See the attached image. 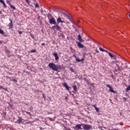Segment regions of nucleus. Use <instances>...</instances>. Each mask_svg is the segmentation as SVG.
<instances>
[{
	"instance_id": "f257e3e1",
	"label": "nucleus",
	"mask_w": 130,
	"mask_h": 130,
	"mask_svg": "<svg viewBox=\"0 0 130 130\" xmlns=\"http://www.w3.org/2000/svg\"><path fill=\"white\" fill-rule=\"evenodd\" d=\"M48 67H50V69L55 72H57L58 70H62V66L60 65L56 66L54 63H49Z\"/></svg>"
},
{
	"instance_id": "f03ea898",
	"label": "nucleus",
	"mask_w": 130,
	"mask_h": 130,
	"mask_svg": "<svg viewBox=\"0 0 130 130\" xmlns=\"http://www.w3.org/2000/svg\"><path fill=\"white\" fill-rule=\"evenodd\" d=\"M62 14L63 15H64V16H66L67 18H68V19L69 20V21H70V22H71V23H72V24H74L75 26H77V24L75 23L74 21H73V18L72 17V16L68 15V14H66L65 13H62Z\"/></svg>"
},
{
	"instance_id": "7ed1b4c3",
	"label": "nucleus",
	"mask_w": 130,
	"mask_h": 130,
	"mask_svg": "<svg viewBox=\"0 0 130 130\" xmlns=\"http://www.w3.org/2000/svg\"><path fill=\"white\" fill-rule=\"evenodd\" d=\"M82 129L84 130H90L91 128H92V125H88L85 124H82Z\"/></svg>"
},
{
	"instance_id": "20e7f679",
	"label": "nucleus",
	"mask_w": 130,
	"mask_h": 130,
	"mask_svg": "<svg viewBox=\"0 0 130 130\" xmlns=\"http://www.w3.org/2000/svg\"><path fill=\"white\" fill-rule=\"evenodd\" d=\"M51 29L52 30H54V31H55V30L59 31L61 29V27L58 25V24H56V23L54 26H52Z\"/></svg>"
},
{
	"instance_id": "39448f33",
	"label": "nucleus",
	"mask_w": 130,
	"mask_h": 130,
	"mask_svg": "<svg viewBox=\"0 0 130 130\" xmlns=\"http://www.w3.org/2000/svg\"><path fill=\"white\" fill-rule=\"evenodd\" d=\"M49 23L51 24V25H55L56 24V21L54 18H52L49 19Z\"/></svg>"
},
{
	"instance_id": "423d86ee",
	"label": "nucleus",
	"mask_w": 130,
	"mask_h": 130,
	"mask_svg": "<svg viewBox=\"0 0 130 130\" xmlns=\"http://www.w3.org/2000/svg\"><path fill=\"white\" fill-rule=\"evenodd\" d=\"M63 86L66 88V89L67 90V91H70V89H71V87L69 86L68 85V83L64 82L63 83Z\"/></svg>"
},
{
	"instance_id": "0eeeda50",
	"label": "nucleus",
	"mask_w": 130,
	"mask_h": 130,
	"mask_svg": "<svg viewBox=\"0 0 130 130\" xmlns=\"http://www.w3.org/2000/svg\"><path fill=\"white\" fill-rule=\"evenodd\" d=\"M9 21H10V23L8 24V27L9 29H12L13 28V26H14V24H13V20L11 18L9 19Z\"/></svg>"
},
{
	"instance_id": "6e6552de",
	"label": "nucleus",
	"mask_w": 130,
	"mask_h": 130,
	"mask_svg": "<svg viewBox=\"0 0 130 130\" xmlns=\"http://www.w3.org/2000/svg\"><path fill=\"white\" fill-rule=\"evenodd\" d=\"M53 55L55 57V60H58L59 59V57H58V54L56 52L53 53Z\"/></svg>"
},
{
	"instance_id": "1a4fd4ad",
	"label": "nucleus",
	"mask_w": 130,
	"mask_h": 130,
	"mask_svg": "<svg viewBox=\"0 0 130 130\" xmlns=\"http://www.w3.org/2000/svg\"><path fill=\"white\" fill-rule=\"evenodd\" d=\"M57 23L58 24H59V23H64V21H62L61 20V18H60V17H59L57 19Z\"/></svg>"
},
{
	"instance_id": "9d476101",
	"label": "nucleus",
	"mask_w": 130,
	"mask_h": 130,
	"mask_svg": "<svg viewBox=\"0 0 130 130\" xmlns=\"http://www.w3.org/2000/svg\"><path fill=\"white\" fill-rule=\"evenodd\" d=\"M77 45H78L79 48H84V45H82V44L81 43V42H78Z\"/></svg>"
},
{
	"instance_id": "9b49d317",
	"label": "nucleus",
	"mask_w": 130,
	"mask_h": 130,
	"mask_svg": "<svg viewBox=\"0 0 130 130\" xmlns=\"http://www.w3.org/2000/svg\"><path fill=\"white\" fill-rule=\"evenodd\" d=\"M19 119L17 120V121L15 122V123H19V124H20V123H21V122H22L23 119H22V118L19 117H18Z\"/></svg>"
},
{
	"instance_id": "f8f14e48",
	"label": "nucleus",
	"mask_w": 130,
	"mask_h": 130,
	"mask_svg": "<svg viewBox=\"0 0 130 130\" xmlns=\"http://www.w3.org/2000/svg\"><path fill=\"white\" fill-rule=\"evenodd\" d=\"M81 126H83V124H76L75 127H76L78 129H83V128H82V127Z\"/></svg>"
},
{
	"instance_id": "ddd939ff",
	"label": "nucleus",
	"mask_w": 130,
	"mask_h": 130,
	"mask_svg": "<svg viewBox=\"0 0 130 130\" xmlns=\"http://www.w3.org/2000/svg\"><path fill=\"white\" fill-rule=\"evenodd\" d=\"M78 40H79L80 42H84V40L82 39V37L81 36V35H78Z\"/></svg>"
},
{
	"instance_id": "4468645a",
	"label": "nucleus",
	"mask_w": 130,
	"mask_h": 130,
	"mask_svg": "<svg viewBox=\"0 0 130 130\" xmlns=\"http://www.w3.org/2000/svg\"><path fill=\"white\" fill-rule=\"evenodd\" d=\"M76 60L77 61V62H80L81 61H84V58H82L81 59H80L79 58L77 57V56H75Z\"/></svg>"
},
{
	"instance_id": "2eb2a0df",
	"label": "nucleus",
	"mask_w": 130,
	"mask_h": 130,
	"mask_svg": "<svg viewBox=\"0 0 130 130\" xmlns=\"http://www.w3.org/2000/svg\"><path fill=\"white\" fill-rule=\"evenodd\" d=\"M7 3H8V4H10V7L11 8V9H13V10H16V7L15 6H13L12 4H11V3L10 2L8 1Z\"/></svg>"
},
{
	"instance_id": "dca6fc26",
	"label": "nucleus",
	"mask_w": 130,
	"mask_h": 130,
	"mask_svg": "<svg viewBox=\"0 0 130 130\" xmlns=\"http://www.w3.org/2000/svg\"><path fill=\"white\" fill-rule=\"evenodd\" d=\"M116 66L117 67V71L120 72V71H121V69L120 68V67H119V65L117 63H116Z\"/></svg>"
},
{
	"instance_id": "f3484780",
	"label": "nucleus",
	"mask_w": 130,
	"mask_h": 130,
	"mask_svg": "<svg viewBox=\"0 0 130 130\" xmlns=\"http://www.w3.org/2000/svg\"><path fill=\"white\" fill-rule=\"evenodd\" d=\"M109 91H110V92H111L112 93H115V91H114V90H113V88H112V87H111L109 88Z\"/></svg>"
},
{
	"instance_id": "a211bd4d",
	"label": "nucleus",
	"mask_w": 130,
	"mask_h": 130,
	"mask_svg": "<svg viewBox=\"0 0 130 130\" xmlns=\"http://www.w3.org/2000/svg\"><path fill=\"white\" fill-rule=\"evenodd\" d=\"M5 52L6 53H7V54H10V53H11L10 50H9L7 48H6L5 49Z\"/></svg>"
},
{
	"instance_id": "6ab92c4d",
	"label": "nucleus",
	"mask_w": 130,
	"mask_h": 130,
	"mask_svg": "<svg viewBox=\"0 0 130 130\" xmlns=\"http://www.w3.org/2000/svg\"><path fill=\"white\" fill-rule=\"evenodd\" d=\"M0 34H2V35H4V36H6V35H5V32L4 31V30H3L1 28H0Z\"/></svg>"
},
{
	"instance_id": "aec40b11",
	"label": "nucleus",
	"mask_w": 130,
	"mask_h": 130,
	"mask_svg": "<svg viewBox=\"0 0 130 130\" xmlns=\"http://www.w3.org/2000/svg\"><path fill=\"white\" fill-rule=\"evenodd\" d=\"M0 89H3V90H5V91H8V88H4V86H0Z\"/></svg>"
},
{
	"instance_id": "412c9836",
	"label": "nucleus",
	"mask_w": 130,
	"mask_h": 130,
	"mask_svg": "<svg viewBox=\"0 0 130 130\" xmlns=\"http://www.w3.org/2000/svg\"><path fill=\"white\" fill-rule=\"evenodd\" d=\"M128 91H130V85L127 87V88H126L125 92H128Z\"/></svg>"
},
{
	"instance_id": "4be33fe9",
	"label": "nucleus",
	"mask_w": 130,
	"mask_h": 130,
	"mask_svg": "<svg viewBox=\"0 0 130 130\" xmlns=\"http://www.w3.org/2000/svg\"><path fill=\"white\" fill-rule=\"evenodd\" d=\"M99 49L102 52H104V51H105V50H104V49L102 48L101 47H100Z\"/></svg>"
},
{
	"instance_id": "5701e85b",
	"label": "nucleus",
	"mask_w": 130,
	"mask_h": 130,
	"mask_svg": "<svg viewBox=\"0 0 130 130\" xmlns=\"http://www.w3.org/2000/svg\"><path fill=\"white\" fill-rule=\"evenodd\" d=\"M2 4L3 5L4 8L5 9H7L8 6H7V5H6V3H5V1L2 3Z\"/></svg>"
},
{
	"instance_id": "b1692460",
	"label": "nucleus",
	"mask_w": 130,
	"mask_h": 130,
	"mask_svg": "<svg viewBox=\"0 0 130 130\" xmlns=\"http://www.w3.org/2000/svg\"><path fill=\"white\" fill-rule=\"evenodd\" d=\"M108 54H109V56H110V57H112V58H113V57H114V55H113L112 54H111V53H110V52L108 53Z\"/></svg>"
},
{
	"instance_id": "393cba45",
	"label": "nucleus",
	"mask_w": 130,
	"mask_h": 130,
	"mask_svg": "<svg viewBox=\"0 0 130 130\" xmlns=\"http://www.w3.org/2000/svg\"><path fill=\"white\" fill-rule=\"evenodd\" d=\"M73 88L74 91H77V85H73Z\"/></svg>"
},
{
	"instance_id": "a878e982",
	"label": "nucleus",
	"mask_w": 130,
	"mask_h": 130,
	"mask_svg": "<svg viewBox=\"0 0 130 130\" xmlns=\"http://www.w3.org/2000/svg\"><path fill=\"white\" fill-rule=\"evenodd\" d=\"M24 112H25V113H26V114H28V115L29 116H31V113L30 112H27V111H25Z\"/></svg>"
},
{
	"instance_id": "bb28decb",
	"label": "nucleus",
	"mask_w": 130,
	"mask_h": 130,
	"mask_svg": "<svg viewBox=\"0 0 130 130\" xmlns=\"http://www.w3.org/2000/svg\"><path fill=\"white\" fill-rule=\"evenodd\" d=\"M113 58H114V59H115L116 62H118V63L119 62V61H117V60H116V56L114 55V57H113Z\"/></svg>"
},
{
	"instance_id": "cd10ccee",
	"label": "nucleus",
	"mask_w": 130,
	"mask_h": 130,
	"mask_svg": "<svg viewBox=\"0 0 130 130\" xmlns=\"http://www.w3.org/2000/svg\"><path fill=\"white\" fill-rule=\"evenodd\" d=\"M30 53H32V52L36 53V52H37V51H36V50L34 49V50H30Z\"/></svg>"
},
{
	"instance_id": "c85d7f7f",
	"label": "nucleus",
	"mask_w": 130,
	"mask_h": 130,
	"mask_svg": "<svg viewBox=\"0 0 130 130\" xmlns=\"http://www.w3.org/2000/svg\"><path fill=\"white\" fill-rule=\"evenodd\" d=\"M125 66L124 69H129V72H130V68H128L127 67V65L126 64V63H125Z\"/></svg>"
},
{
	"instance_id": "c756f323",
	"label": "nucleus",
	"mask_w": 130,
	"mask_h": 130,
	"mask_svg": "<svg viewBox=\"0 0 130 130\" xmlns=\"http://www.w3.org/2000/svg\"><path fill=\"white\" fill-rule=\"evenodd\" d=\"M6 79H9L10 81H12V78L10 76H6Z\"/></svg>"
},
{
	"instance_id": "7c9ffc66",
	"label": "nucleus",
	"mask_w": 130,
	"mask_h": 130,
	"mask_svg": "<svg viewBox=\"0 0 130 130\" xmlns=\"http://www.w3.org/2000/svg\"><path fill=\"white\" fill-rule=\"evenodd\" d=\"M94 109L96 110V112H99V108H98V107H95V108Z\"/></svg>"
},
{
	"instance_id": "2f4dec72",
	"label": "nucleus",
	"mask_w": 130,
	"mask_h": 130,
	"mask_svg": "<svg viewBox=\"0 0 130 130\" xmlns=\"http://www.w3.org/2000/svg\"><path fill=\"white\" fill-rule=\"evenodd\" d=\"M42 96H43V98H44V100L45 101V99L46 98V97L45 96V94L44 93H43Z\"/></svg>"
},
{
	"instance_id": "473e14b6",
	"label": "nucleus",
	"mask_w": 130,
	"mask_h": 130,
	"mask_svg": "<svg viewBox=\"0 0 130 130\" xmlns=\"http://www.w3.org/2000/svg\"><path fill=\"white\" fill-rule=\"evenodd\" d=\"M35 8H39V5H38V3H37L36 5H35Z\"/></svg>"
},
{
	"instance_id": "72a5a7b5",
	"label": "nucleus",
	"mask_w": 130,
	"mask_h": 130,
	"mask_svg": "<svg viewBox=\"0 0 130 130\" xmlns=\"http://www.w3.org/2000/svg\"><path fill=\"white\" fill-rule=\"evenodd\" d=\"M123 100L124 101V102H125V101H127V99L126 98H123Z\"/></svg>"
},
{
	"instance_id": "f704fd0d",
	"label": "nucleus",
	"mask_w": 130,
	"mask_h": 130,
	"mask_svg": "<svg viewBox=\"0 0 130 130\" xmlns=\"http://www.w3.org/2000/svg\"><path fill=\"white\" fill-rule=\"evenodd\" d=\"M106 87H108V88H109V89L111 88V86L109 85V84H106Z\"/></svg>"
},
{
	"instance_id": "c9c22d12",
	"label": "nucleus",
	"mask_w": 130,
	"mask_h": 130,
	"mask_svg": "<svg viewBox=\"0 0 130 130\" xmlns=\"http://www.w3.org/2000/svg\"><path fill=\"white\" fill-rule=\"evenodd\" d=\"M106 87H108V88H109V89L111 88V86L109 85V84H106Z\"/></svg>"
},
{
	"instance_id": "e433bc0d",
	"label": "nucleus",
	"mask_w": 130,
	"mask_h": 130,
	"mask_svg": "<svg viewBox=\"0 0 130 130\" xmlns=\"http://www.w3.org/2000/svg\"><path fill=\"white\" fill-rule=\"evenodd\" d=\"M25 2L27 4H28V5H29L30 4V1H29V0H25Z\"/></svg>"
},
{
	"instance_id": "4c0bfd02",
	"label": "nucleus",
	"mask_w": 130,
	"mask_h": 130,
	"mask_svg": "<svg viewBox=\"0 0 130 130\" xmlns=\"http://www.w3.org/2000/svg\"><path fill=\"white\" fill-rule=\"evenodd\" d=\"M33 109V107H30L28 110H29V111H31Z\"/></svg>"
},
{
	"instance_id": "58836bf2",
	"label": "nucleus",
	"mask_w": 130,
	"mask_h": 130,
	"mask_svg": "<svg viewBox=\"0 0 130 130\" xmlns=\"http://www.w3.org/2000/svg\"><path fill=\"white\" fill-rule=\"evenodd\" d=\"M30 37H31L32 38V39H34V35H33L32 34H31L30 35Z\"/></svg>"
},
{
	"instance_id": "ea45409f",
	"label": "nucleus",
	"mask_w": 130,
	"mask_h": 130,
	"mask_svg": "<svg viewBox=\"0 0 130 130\" xmlns=\"http://www.w3.org/2000/svg\"><path fill=\"white\" fill-rule=\"evenodd\" d=\"M12 82H15V83H17L18 82L17 80H16L15 79H12Z\"/></svg>"
},
{
	"instance_id": "a19ab883",
	"label": "nucleus",
	"mask_w": 130,
	"mask_h": 130,
	"mask_svg": "<svg viewBox=\"0 0 130 130\" xmlns=\"http://www.w3.org/2000/svg\"><path fill=\"white\" fill-rule=\"evenodd\" d=\"M18 32L19 33V34H20V35H21V34H22V33H23V31H20V30H18Z\"/></svg>"
},
{
	"instance_id": "79ce46f5",
	"label": "nucleus",
	"mask_w": 130,
	"mask_h": 130,
	"mask_svg": "<svg viewBox=\"0 0 130 130\" xmlns=\"http://www.w3.org/2000/svg\"><path fill=\"white\" fill-rule=\"evenodd\" d=\"M73 128H74V130H79V129L77 128L76 126H74V127H73Z\"/></svg>"
},
{
	"instance_id": "37998d69",
	"label": "nucleus",
	"mask_w": 130,
	"mask_h": 130,
	"mask_svg": "<svg viewBox=\"0 0 130 130\" xmlns=\"http://www.w3.org/2000/svg\"><path fill=\"white\" fill-rule=\"evenodd\" d=\"M116 64V62H115V61H113L112 62V64Z\"/></svg>"
},
{
	"instance_id": "c03bdc74",
	"label": "nucleus",
	"mask_w": 130,
	"mask_h": 130,
	"mask_svg": "<svg viewBox=\"0 0 130 130\" xmlns=\"http://www.w3.org/2000/svg\"><path fill=\"white\" fill-rule=\"evenodd\" d=\"M60 36L63 38L64 37V35H63L62 34H60Z\"/></svg>"
},
{
	"instance_id": "a18cd8bd",
	"label": "nucleus",
	"mask_w": 130,
	"mask_h": 130,
	"mask_svg": "<svg viewBox=\"0 0 130 130\" xmlns=\"http://www.w3.org/2000/svg\"><path fill=\"white\" fill-rule=\"evenodd\" d=\"M5 1L4 0H0V3L1 4H2L3 3H4Z\"/></svg>"
},
{
	"instance_id": "49530a36",
	"label": "nucleus",
	"mask_w": 130,
	"mask_h": 130,
	"mask_svg": "<svg viewBox=\"0 0 130 130\" xmlns=\"http://www.w3.org/2000/svg\"><path fill=\"white\" fill-rule=\"evenodd\" d=\"M104 52H106L108 54L110 53L108 52V51H106V50H105Z\"/></svg>"
},
{
	"instance_id": "de8ad7c7",
	"label": "nucleus",
	"mask_w": 130,
	"mask_h": 130,
	"mask_svg": "<svg viewBox=\"0 0 130 130\" xmlns=\"http://www.w3.org/2000/svg\"><path fill=\"white\" fill-rule=\"evenodd\" d=\"M4 41H0V44H3Z\"/></svg>"
},
{
	"instance_id": "09e8293b",
	"label": "nucleus",
	"mask_w": 130,
	"mask_h": 130,
	"mask_svg": "<svg viewBox=\"0 0 130 130\" xmlns=\"http://www.w3.org/2000/svg\"><path fill=\"white\" fill-rule=\"evenodd\" d=\"M83 80H84V81H85L86 82L87 79V78H83Z\"/></svg>"
},
{
	"instance_id": "8fccbe9b",
	"label": "nucleus",
	"mask_w": 130,
	"mask_h": 130,
	"mask_svg": "<svg viewBox=\"0 0 130 130\" xmlns=\"http://www.w3.org/2000/svg\"><path fill=\"white\" fill-rule=\"evenodd\" d=\"M72 27H73V28H74V29H76V26H75V25H72Z\"/></svg>"
},
{
	"instance_id": "3c124183",
	"label": "nucleus",
	"mask_w": 130,
	"mask_h": 130,
	"mask_svg": "<svg viewBox=\"0 0 130 130\" xmlns=\"http://www.w3.org/2000/svg\"><path fill=\"white\" fill-rule=\"evenodd\" d=\"M92 106H93V107H94V108H95V107H96V105H93Z\"/></svg>"
},
{
	"instance_id": "603ef678",
	"label": "nucleus",
	"mask_w": 130,
	"mask_h": 130,
	"mask_svg": "<svg viewBox=\"0 0 130 130\" xmlns=\"http://www.w3.org/2000/svg\"><path fill=\"white\" fill-rule=\"evenodd\" d=\"M85 82H87V84H89V80H87Z\"/></svg>"
},
{
	"instance_id": "864d4df0",
	"label": "nucleus",
	"mask_w": 130,
	"mask_h": 130,
	"mask_svg": "<svg viewBox=\"0 0 130 130\" xmlns=\"http://www.w3.org/2000/svg\"><path fill=\"white\" fill-rule=\"evenodd\" d=\"M122 66H123V63L121 62V67H122Z\"/></svg>"
},
{
	"instance_id": "5fc2aeb1",
	"label": "nucleus",
	"mask_w": 130,
	"mask_h": 130,
	"mask_svg": "<svg viewBox=\"0 0 130 130\" xmlns=\"http://www.w3.org/2000/svg\"><path fill=\"white\" fill-rule=\"evenodd\" d=\"M13 79H15V77L13 76L12 77H11V80H14Z\"/></svg>"
},
{
	"instance_id": "6e6d98bb",
	"label": "nucleus",
	"mask_w": 130,
	"mask_h": 130,
	"mask_svg": "<svg viewBox=\"0 0 130 130\" xmlns=\"http://www.w3.org/2000/svg\"><path fill=\"white\" fill-rule=\"evenodd\" d=\"M41 13H42V14H43V10L41 9Z\"/></svg>"
},
{
	"instance_id": "4d7b16f0",
	"label": "nucleus",
	"mask_w": 130,
	"mask_h": 130,
	"mask_svg": "<svg viewBox=\"0 0 130 130\" xmlns=\"http://www.w3.org/2000/svg\"><path fill=\"white\" fill-rule=\"evenodd\" d=\"M82 79V76H79V80H81Z\"/></svg>"
},
{
	"instance_id": "13d9d810",
	"label": "nucleus",
	"mask_w": 130,
	"mask_h": 130,
	"mask_svg": "<svg viewBox=\"0 0 130 130\" xmlns=\"http://www.w3.org/2000/svg\"><path fill=\"white\" fill-rule=\"evenodd\" d=\"M75 31L77 32L78 31V29H77V27H76L75 28H74Z\"/></svg>"
},
{
	"instance_id": "bf43d9fd",
	"label": "nucleus",
	"mask_w": 130,
	"mask_h": 130,
	"mask_svg": "<svg viewBox=\"0 0 130 130\" xmlns=\"http://www.w3.org/2000/svg\"><path fill=\"white\" fill-rule=\"evenodd\" d=\"M48 114H52V113L48 112Z\"/></svg>"
},
{
	"instance_id": "052dcab7",
	"label": "nucleus",
	"mask_w": 130,
	"mask_h": 130,
	"mask_svg": "<svg viewBox=\"0 0 130 130\" xmlns=\"http://www.w3.org/2000/svg\"><path fill=\"white\" fill-rule=\"evenodd\" d=\"M42 45H45V44L44 43H42Z\"/></svg>"
},
{
	"instance_id": "680f3d73",
	"label": "nucleus",
	"mask_w": 130,
	"mask_h": 130,
	"mask_svg": "<svg viewBox=\"0 0 130 130\" xmlns=\"http://www.w3.org/2000/svg\"><path fill=\"white\" fill-rule=\"evenodd\" d=\"M96 52L99 53V51H98V50H96Z\"/></svg>"
},
{
	"instance_id": "e2e57ef3",
	"label": "nucleus",
	"mask_w": 130,
	"mask_h": 130,
	"mask_svg": "<svg viewBox=\"0 0 130 130\" xmlns=\"http://www.w3.org/2000/svg\"><path fill=\"white\" fill-rule=\"evenodd\" d=\"M73 56L76 58V55H74Z\"/></svg>"
},
{
	"instance_id": "0e129e2a",
	"label": "nucleus",
	"mask_w": 130,
	"mask_h": 130,
	"mask_svg": "<svg viewBox=\"0 0 130 130\" xmlns=\"http://www.w3.org/2000/svg\"><path fill=\"white\" fill-rule=\"evenodd\" d=\"M2 14V11H0V15H1Z\"/></svg>"
},
{
	"instance_id": "69168bd1",
	"label": "nucleus",
	"mask_w": 130,
	"mask_h": 130,
	"mask_svg": "<svg viewBox=\"0 0 130 130\" xmlns=\"http://www.w3.org/2000/svg\"><path fill=\"white\" fill-rule=\"evenodd\" d=\"M33 2H36V0H32Z\"/></svg>"
},
{
	"instance_id": "338daca9",
	"label": "nucleus",
	"mask_w": 130,
	"mask_h": 130,
	"mask_svg": "<svg viewBox=\"0 0 130 130\" xmlns=\"http://www.w3.org/2000/svg\"><path fill=\"white\" fill-rule=\"evenodd\" d=\"M73 92L75 94H76V92H74V91H73Z\"/></svg>"
},
{
	"instance_id": "774afa93",
	"label": "nucleus",
	"mask_w": 130,
	"mask_h": 130,
	"mask_svg": "<svg viewBox=\"0 0 130 130\" xmlns=\"http://www.w3.org/2000/svg\"><path fill=\"white\" fill-rule=\"evenodd\" d=\"M72 96H74V94H72Z\"/></svg>"
}]
</instances>
